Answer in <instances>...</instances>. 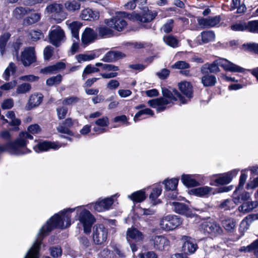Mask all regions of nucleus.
I'll return each instance as SVG.
<instances>
[{
    "instance_id": "1",
    "label": "nucleus",
    "mask_w": 258,
    "mask_h": 258,
    "mask_svg": "<svg viewBox=\"0 0 258 258\" xmlns=\"http://www.w3.org/2000/svg\"><path fill=\"white\" fill-rule=\"evenodd\" d=\"M75 209H68L55 214L45 225L40 229L37 238L32 247L29 249L24 258H38L39 250L43 237L47 236L54 228H66L71 225L70 213Z\"/></svg>"
},
{
    "instance_id": "2",
    "label": "nucleus",
    "mask_w": 258,
    "mask_h": 258,
    "mask_svg": "<svg viewBox=\"0 0 258 258\" xmlns=\"http://www.w3.org/2000/svg\"><path fill=\"white\" fill-rule=\"evenodd\" d=\"M162 93L163 97L150 100L148 102L151 107L156 108L158 112L164 110L167 105L173 104L174 102L178 99L182 104L187 103L186 100L184 99L176 90H170L163 88H162Z\"/></svg>"
},
{
    "instance_id": "3",
    "label": "nucleus",
    "mask_w": 258,
    "mask_h": 258,
    "mask_svg": "<svg viewBox=\"0 0 258 258\" xmlns=\"http://www.w3.org/2000/svg\"><path fill=\"white\" fill-rule=\"evenodd\" d=\"M33 140V137L27 133H20L19 137L14 142H8L5 145H0V152L8 151L11 154L20 155L26 153L24 150L27 140Z\"/></svg>"
},
{
    "instance_id": "4",
    "label": "nucleus",
    "mask_w": 258,
    "mask_h": 258,
    "mask_svg": "<svg viewBox=\"0 0 258 258\" xmlns=\"http://www.w3.org/2000/svg\"><path fill=\"white\" fill-rule=\"evenodd\" d=\"M49 42L55 47L59 46L66 39L64 30L59 26H53L49 32Z\"/></svg>"
},
{
    "instance_id": "5",
    "label": "nucleus",
    "mask_w": 258,
    "mask_h": 258,
    "mask_svg": "<svg viewBox=\"0 0 258 258\" xmlns=\"http://www.w3.org/2000/svg\"><path fill=\"white\" fill-rule=\"evenodd\" d=\"M199 228L200 231L214 237L220 235L223 232V230L220 225L213 220L203 222L200 224Z\"/></svg>"
},
{
    "instance_id": "6",
    "label": "nucleus",
    "mask_w": 258,
    "mask_h": 258,
    "mask_svg": "<svg viewBox=\"0 0 258 258\" xmlns=\"http://www.w3.org/2000/svg\"><path fill=\"white\" fill-rule=\"evenodd\" d=\"M46 12L51 15L56 23H60L67 18V14L64 11L62 5L53 3L47 6Z\"/></svg>"
},
{
    "instance_id": "7",
    "label": "nucleus",
    "mask_w": 258,
    "mask_h": 258,
    "mask_svg": "<svg viewBox=\"0 0 258 258\" xmlns=\"http://www.w3.org/2000/svg\"><path fill=\"white\" fill-rule=\"evenodd\" d=\"M125 13L118 12L110 19L105 20L106 25L118 31H122L126 26L127 23L124 19Z\"/></svg>"
},
{
    "instance_id": "8",
    "label": "nucleus",
    "mask_w": 258,
    "mask_h": 258,
    "mask_svg": "<svg viewBox=\"0 0 258 258\" xmlns=\"http://www.w3.org/2000/svg\"><path fill=\"white\" fill-rule=\"evenodd\" d=\"M181 240L183 242L182 247L183 253L175 254V256H179L180 258H184L183 254L185 255H188L195 252L198 248L197 244L195 240L190 237L187 236H182Z\"/></svg>"
},
{
    "instance_id": "9",
    "label": "nucleus",
    "mask_w": 258,
    "mask_h": 258,
    "mask_svg": "<svg viewBox=\"0 0 258 258\" xmlns=\"http://www.w3.org/2000/svg\"><path fill=\"white\" fill-rule=\"evenodd\" d=\"M182 223L181 219L175 215H167L160 222L161 228L166 231L172 230Z\"/></svg>"
},
{
    "instance_id": "10",
    "label": "nucleus",
    "mask_w": 258,
    "mask_h": 258,
    "mask_svg": "<svg viewBox=\"0 0 258 258\" xmlns=\"http://www.w3.org/2000/svg\"><path fill=\"white\" fill-rule=\"evenodd\" d=\"M78 219L83 226L84 232L87 234L90 233L92 226L95 222V219L91 213L85 209L82 210L79 215Z\"/></svg>"
},
{
    "instance_id": "11",
    "label": "nucleus",
    "mask_w": 258,
    "mask_h": 258,
    "mask_svg": "<svg viewBox=\"0 0 258 258\" xmlns=\"http://www.w3.org/2000/svg\"><path fill=\"white\" fill-rule=\"evenodd\" d=\"M107 229L102 224L95 225L93 229V239L96 244H101L107 239Z\"/></svg>"
},
{
    "instance_id": "12",
    "label": "nucleus",
    "mask_w": 258,
    "mask_h": 258,
    "mask_svg": "<svg viewBox=\"0 0 258 258\" xmlns=\"http://www.w3.org/2000/svg\"><path fill=\"white\" fill-rule=\"evenodd\" d=\"M149 242L155 249L159 250L164 249L165 247L169 244V240L162 235H153L151 236Z\"/></svg>"
},
{
    "instance_id": "13",
    "label": "nucleus",
    "mask_w": 258,
    "mask_h": 258,
    "mask_svg": "<svg viewBox=\"0 0 258 258\" xmlns=\"http://www.w3.org/2000/svg\"><path fill=\"white\" fill-rule=\"evenodd\" d=\"M21 59L24 66H29L36 61L34 48H26L22 52Z\"/></svg>"
},
{
    "instance_id": "14",
    "label": "nucleus",
    "mask_w": 258,
    "mask_h": 258,
    "mask_svg": "<svg viewBox=\"0 0 258 258\" xmlns=\"http://www.w3.org/2000/svg\"><path fill=\"white\" fill-rule=\"evenodd\" d=\"M157 15L156 11H152L148 8L144 7L141 14H136V18L141 22L148 23L154 19Z\"/></svg>"
},
{
    "instance_id": "15",
    "label": "nucleus",
    "mask_w": 258,
    "mask_h": 258,
    "mask_svg": "<svg viewBox=\"0 0 258 258\" xmlns=\"http://www.w3.org/2000/svg\"><path fill=\"white\" fill-rule=\"evenodd\" d=\"M218 61L219 66L225 71L232 72H242L244 70L242 68L234 64L226 59L219 57Z\"/></svg>"
},
{
    "instance_id": "16",
    "label": "nucleus",
    "mask_w": 258,
    "mask_h": 258,
    "mask_svg": "<svg viewBox=\"0 0 258 258\" xmlns=\"http://www.w3.org/2000/svg\"><path fill=\"white\" fill-rule=\"evenodd\" d=\"M43 96L41 93H34L32 94L25 106L26 110H30L33 108L39 106L42 101Z\"/></svg>"
},
{
    "instance_id": "17",
    "label": "nucleus",
    "mask_w": 258,
    "mask_h": 258,
    "mask_svg": "<svg viewBox=\"0 0 258 258\" xmlns=\"http://www.w3.org/2000/svg\"><path fill=\"white\" fill-rule=\"evenodd\" d=\"M96 32L90 28H86L82 35V42L84 44L88 45L96 39Z\"/></svg>"
},
{
    "instance_id": "18",
    "label": "nucleus",
    "mask_w": 258,
    "mask_h": 258,
    "mask_svg": "<svg viewBox=\"0 0 258 258\" xmlns=\"http://www.w3.org/2000/svg\"><path fill=\"white\" fill-rule=\"evenodd\" d=\"M126 235L128 242L130 241L131 239L136 242H142L144 239V235L143 233L135 228H128Z\"/></svg>"
},
{
    "instance_id": "19",
    "label": "nucleus",
    "mask_w": 258,
    "mask_h": 258,
    "mask_svg": "<svg viewBox=\"0 0 258 258\" xmlns=\"http://www.w3.org/2000/svg\"><path fill=\"white\" fill-rule=\"evenodd\" d=\"M169 205L171 206V208L175 213L187 215L189 213V208L184 203L178 202H169Z\"/></svg>"
},
{
    "instance_id": "20",
    "label": "nucleus",
    "mask_w": 258,
    "mask_h": 258,
    "mask_svg": "<svg viewBox=\"0 0 258 258\" xmlns=\"http://www.w3.org/2000/svg\"><path fill=\"white\" fill-rule=\"evenodd\" d=\"M219 64L218 59L214 60L212 63H207L204 64L201 68V72L202 74H208V71L211 73H218L220 72Z\"/></svg>"
},
{
    "instance_id": "21",
    "label": "nucleus",
    "mask_w": 258,
    "mask_h": 258,
    "mask_svg": "<svg viewBox=\"0 0 258 258\" xmlns=\"http://www.w3.org/2000/svg\"><path fill=\"white\" fill-rule=\"evenodd\" d=\"M60 147V146L55 142H43L39 143L37 145L34 147V149L36 152H40L47 151L51 148L53 149H57Z\"/></svg>"
},
{
    "instance_id": "22",
    "label": "nucleus",
    "mask_w": 258,
    "mask_h": 258,
    "mask_svg": "<svg viewBox=\"0 0 258 258\" xmlns=\"http://www.w3.org/2000/svg\"><path fill=\"white\" fill-rule=\"evenodd\" d=\"M241 189L236 188L233 194V199L235 204H238L244 202L249 199L250 195L248 192H240Z\"/></svg>"
},
{
    "instance_id": "23",
    "label": "nucleus",
    "mask_w": 258,
    "mask_h": 258,
    "mask_svg": "<svg viewBox=\"0 0 258 258\" xmlns=\"http://www.w3.org/2000/svg\"><path fill=\"white\" fill-rule=\"evenodd\" d=\"M113 202V200L111 198H106L97 202L94 205V209L99 212L108 210Z\"/></svg>"
},
{
    "instance_id": "24",
    "label": "nucleus",
    "mask_w": 258,
    "mask_h": 258,
    "mask_svg": "<svg viewBox=\"0 0 258 258\" xmlns=\"http://www.w3.org/2000/svg\"><path fill=\"white\" fill-rule=\"evenodd\" d=\"M124 56V55L120 52L117 51H109L104 55L101 60L104 62H110L114 61L118 59L122 58Z\"/></svg>"
},
{
    "instance_id": "25",
    "label": "nucleus",
    "mask_w": 258,
    "mask_h": 258,
    "mask_svg": "<svg viewBox=\"0 0 258 258\" xmlns=\"http://www.w3.org/2000/svg\"><path fill=\"white\" fill-rule=\"evenodd\" d=\"M220 21L219 16L209 17L207 18H202L199 20L200 25L204 27H213L217 25Z\"/></svg>"
},
{
    "instance_id": "26",
    "label": "nucleus",
    "mask_w": 258,
    "mask_h": 258,
    "mask_svg": "<svg viewBox=\"0 0 258 258\" xmlns=\"http://www.w3.org/2000/svg\"><path fill=\"white\" fill-rule=\"evenodd\" d=\"M237 170H233L218 178L215 181L218 184H228L232 180L233 177L237 175Z\"/></svg>"
},
{
    "instance_id": "27",
    "label": "nucleus",
    "mask_w": 258,
    "mask_h": 258,
    "mask_svg": "<svg viewBox=\"0 0 258 258\" xmlns=\"http://www.w3.org/2000/svg\"><path fill=\"white\" fill-rule=\"evenodd\" d=\"M74 124V120L71 118H68L63 122L62 124L59 125L57 127L58 132L68 135H71L72 133L70 128L72 127Z\"/></svg>"
},
{
    "instance_id": "28",
    "label": "nucleus",
    "mask_w": 258,
    "mask_h": 258,
    "mask_svg": "<svg viewBox=\"0 0 258 258\" xmlns=\"http://www.w3.org/2000/svg\"><path fill=\"white\" fill-rule=\"evenodd\" d=\"M172 68L180 70V74L185 76H189L190 64L185 61H178L176 62L173 66Z\"/></svg>"
},
{
    "instance_id": "29",
    "label": "nucleus",
    "mask_w": 258,
    "mask_h": 258,
    "mask_svg": "<svg viewBox=\"0 0 258 258\" xmlns=\"http://www.w3.org/2000/svg\"><path fill=\"white\" fill-rule=\"evenodd\" d=\"M178 87L180 91L187 98L192 97V86L189 82H183L179 83Z\"/></svg>"
},
{
    "instance_id": "30",
    "label": "nucleus",
    "mask_w": 258,
    "mask_h": 258,
    "mask_svg": "<svg viewBox=\"0 0 258 258\" xmlns=\"http://www.w3.org/2000/svg\"><path fill=\"white\" fill-rule=\"evenodd\" d=\"M258 206V203L256 201L244 202L239 207L238 210L243 213H248L251 211L253 209Z\"/></svg>"
},
{
    "instance_id": "31",
    "label": "nucleus",
    "mask_w": 258,
    "mask_h": 258,
    "mask_svg": "<svg viewBox=\"0 0 258 258\" xmlns=\"http://www.w3.org/2000/svg\"><path fill=\"white\" fill-rule=\"evenodd\" d=\"M181 181L183 184L186 186H196L200 184L191 175H183L181 177Z\"/></svg>"
},
{
    "instance_id": "32",
    "label": "nucleus",
    "mask_w": 258,
    "mask_h": 258,
    "mask_svg": "<svg viewBox=\"0 0 258 258\" xmlns=\"http://www.w3.org/2000/svg\"><path fill=\"white\" fill-rule=\"evenodd\" d=\"M128 198L134 202H142L146 199L145 192L143 190H139L128 195Z\"/></svg>"
},
{
    "instance_id": "33",
    "label": "nucleus",
    "mask_w": 258,
    "mask_h": 258,
    "mask_svg": "<svg viewBox=\"0 0 258 258\" xmlns=\"http://www.w3.org/2000/svg\"><path fill=\"white\" fill-rule=\"evenodd\" d=\"M201 81L203 85L206 87L213 86L217 82L215 76L210 74H206L202 78Z\"/></svg>"
},
{
    "instance_id": "34",
    "label": "nucleus",
    "mask_w": 258,
    "mask_h": 258,
    "mask_svg": "<svg viewBox=\"0 0 258 258\" xmlns=\"http://www.w3.org/2000/svg\"><path fill=\"white\" fill-rule=\"evenodd\" d=\"M82 26V24L78 22L74 21L70 23L69 28L70 29L73 37L77 40L79 39V32Z\"/></svg>"
},
{
    "instance_id": "35",
    "label": "nucleus",
    "mask_w": 258,
    "mask_h": 258,
    "mask_svg": "<svg viewBox=\"0 0 258 258\" xmlns=\"http://www.w3.org/2000/svg\"><path fill=\"white\" fill-rule=\"evenodd\" d=\"M64 7L68 11L74 12L76 11H79L81 6L78 2L76 0H73L66 2Z\"/></svg>"
},
{
    "instance_id": "36",
    "label": "nucleus",
    "mask_w": 258,
    "mask_h": 258,
    "mask_svg": "<svg viewBox=\"0 0 258 258\" xmlns=\"http://www.w3.org/2000/svg\"><path fill=\"white\" fill-rule=\"evenodd\" d=\"M242 48L245 51L258 54V43L254 42L244 43L242 45Z\"/></svg>"
},
{
    "instance_id": "37",
    "label": "nucleus",
    "mask_w": 258,
    "mask_h": 258,
    "mask_svg": "<svg viewBox=\"0 0 258 258\" xmlns=\"http://www.w3.org/2000/svg\"><path fill=\"white\" fill-rule=\"evenodd\" d=\"M240 250L244 252L253 251L255 255L258 256V239L247 246L241 247Z\"/></svg>"
},
{
    "instance_id": "38",
    "label": "nucleus",
    "mask_w": 258,
    "mask_h": 258,
    "mask_svg": "<svg viewBox=\"0 0 258 258\" xmlns=\"http://www.w3.org/2000/svg\"><path fill=\"white\" fill-rule=\"evenodd\" d=\"M203 43H207L215 39V35L212 31H203L201 33Z\"/></svg>"
},
{
    "instance_id": "39",
    "label": "nucleus",
    "mask_w": 258,
    "mask_h": 258,
    "mask_svg": "<svg viewBox=\"0 0 258 258\" xmlns=\"http://www.w3.org/2000/svg\"><path fill=\"white\" fill-rule=\"evenodd\" d=\"M108 27L107 26H101L97 28V31L100 37H109L113 35V31L112 30V28Z\"/></svg>"
},
{
    "instance_id": "40",
    "label": "nucleus",
    "mask_w": 258,
    "mask_h": 258,
    "mask_svg": "<svg viewBox=\"0 0 258 258\" xmlns=\"http://www.w3.org/2000/svg\"><path fill=\"white\" fill-rule=\"evenodd\" d=\"M164 42L168 46L175 48L178 46V40L173 35H168L163 37Z\"/></svg>"
},
{
    "instance_id": "41",
    "label": "nucleus",
    "mask_w": 258,
    "mask_h": 258,
    "mask_svg": "<svg viewBox=\"0 0 258 258\" xmlns=\"http://www.w3.org/2000/svg\"><path fill=\"white\" fill-rule=\"evenodd\" d=\"M41 18V15L39 13L31 14L30 16L26 17L23 21L24 24L29 25L38 22Z\"/></svg>"
},
{
    "instance_id": "42",
    "label": "nucleus",
    "mask_w": 258,
    "mask_h": 258,
    "mask_svg": "<svg viewBox=\"0 0 258 258\" xmlns=\"http://www.w3.org/2000/svg\"><path fill=\"white\" fill-rule=\"evenodd\" d=\"M99 54L97 51L93 52L90 54H79L78 57V61H89L98 57Z\"/></svg>"
},
{
    "instance_id": "43",
    "label": "nucleus",
    "mask_w": 258,
    "mask_h": 258,
    "mask_svg": "<svg viewBox=\"0 0 258 258\" xmlns=\"http://www.w3.org/2000/svg\"><path fill=\"white\" fill-rule=\"evenodd\" d=\"M28 12V9L22 7H17L13 11V16L17 19L22 18Z\"/></svg>"
},
{
    "instance_id": "44",
    "label": "nucleus",
    "mask_w": 258,
    "mask_h": 258,
    "mask_svg": "<svg viewBox=\"0 0 258 258\" xmlns=\"http://www.w3.org/2000/svg\"><path fill=\"white\" fill-rule=\"evenodd\" d=\"M178 179L177 178H172L170 180H164V183L167 190H174L177 186Z\"/></svg>"
},
{
    "instance_id": "45",
    "label": "nucleus",
    "mask_w": 258,
    "mask_h": 258,
    "mask_svg": "<svg viewBox=\"0 0 258 258\" xmlns=\"http://www.w3.org/2000/svg\"><path fill=\"white\" fill-rule=\"evenodd\" d=\"M222 225L226 230L232 232L235 226V222L233 219H227L222 221Z\"/></svg>"
},
{
    "instance_id": "46",
    "label": "nucleus",
    "mask_w": 258,
    "mask_h": 258,
    "mask_svg": "<svg viewBox=\"0 0 258 258\" xmlns=\"http://www.w3.org/2000/svg\"><path fill=\"white\" fill-rule=\"evenodd\" d=\"M99 69L94 66L89 64L87 65L84 69L83 74H82V79L83 80H85L87 78V75L92 74L95 73L99 72Z\"/></svg>"
},
{
    "instance_id": "47",
    "label": "nucleus",
    "mask_w": 258,
    "mask_h": 258,
    "mask_svg": "<svg viewBox=\"0 0 258 258\" xmlns=\"http://www.w3.org/2000/svg\"><path fill=\"white\" fill-rule=\"evenodd\" d=\"M15 72L16 67L15 64L13 62L10 63L3 74L4 79L6 81L9 80L11 75L14 74Z\"/></svg>"
},
{
    "instance_id": "48",
    "label": "nucleus",
    "mask_w": 258,
    "mask_h": 258,
    "mask_svg": "<svg viewBox=\"0 0 258 258\" xmlns=\"http://www.w3.org/2000/svg\"><path fill=\"white\" fill-rule=\"evenodd\" d=\"M11 36L9 33H5L0 37V51L3 53L5 49L7 41Z\"/></svg>"
},
{
    "instance_id": "49",
    "label": "nucleus",
    "mask_w": 258,
    "mask_h": 258,
    "mask_svg": "<svg viewBox=\"0 0 258 258\" xmlns=\"http://www.w3.org/2000/svg\"><path fill=\"white\" fill-rule=\"evenodd\" d=\"M211 191L212 188L210 187H201L195 189V194L197 196L202 197L209 194Z\"/></svg>"
},
{
    "instance_id": "50",
    "label": "nucleus",
    "mask_w": 258,
    "mask_h": 258,
    "mask_svg": "<svg viewBox=\"0 0 258 258\" xmlns=\"http://www.w3.org/2000/svg\"><path fill=\"white\" fill-rule=\"evenodd\" d=\"M31 89V85L30 84L24 83L17 87L16 93L18 94H25L29 92Z\"/></svg>"
},
{
    "instance_id": "51",
    "label": "nucleus",
    "mask_w": 258,
    "mask_h": 258,
    "mask_svg": "<svg viewBox=\"0 0 258 258\" xmlns=\"http://www.w3.org/2000/svg\"><path fill=\"white\" fill-rule=\"evenodd\" d=\"M231 28L232 30L236 31H247V23L244 22L237 23L232 25Z\"/></svg>"
},
{
    "instance_id": "52",
    "label": "nucleus",
    "mask_w": 258,
    "mask_h": 258,
    "mask_svg": "<svg viewBox=\"0 0 258 258\" xmlns=\"http://www.w3.org/2000/svg\"><path fill=\"white\" fill-rule=\"evenodd\" d=\"M162 187L160 185H157L153 188L152 191L150 195V199L155 201L161 194Z\"/></svg>"
},
{
    "instance_id": "53",
    "label": "nucleus",
    "mask_w": 258,
    "mask_h": 258,
    "mask_svg": "<svg viewBox=\"0 0 258 258\" xmlns=\"http://www.w3.org/2000/svg\"><path fill=\"white\" fill-rule=\"evenodd\" d=\"M28 35L32 41H37L43 37V34L40 30H31Z\"/></svg>"
},
{
    "instance_id": "54",
    "label": "nucleus",
    "mask_w": 258,
    "mask_h": 258,
    "mask_svg": "<svg viewBox=\"0 0 258 258\" xmlns=\"http://www.w3.org/2000/svg\"><path fill=\"white\" fill-rule=\"evenodd\" d=\"M144 114L150 115L151 116H153L154 115L153 111L150 109V108H145L143 109H141L135 115L134 120L135 122L138 121L139 120V118L141 116V115Z\"/></svg>"
},
{
    "instance_id": "55",
    "label": "nucleus",
    "mask_w": 258,
    "mask_h": 258,
    "mask_svg": "<svg viewBox=\"0 0 258 258\" xmlns=\"http://www.w3.org/2000/svg\"><path fill=\"white\" fill-rule=\"evenodd\" d=\"M174 20L173 19H169L161 27V30L164 33H169L172 31L173 27Z\"/></svg>"
},
{
    "instance_id": "56",
    "label": "nucleus",
    "mask_w": 258,
    "mask_h": 258,
    "mask_svg": "<svg viewBox=\"0 0 258 258\" xmlns=\"http://www.w3.org/2000/svg\"><path fill=\"white\" fill-rule=\"evenodd\" d=\"M247 31L252 33H258V20L248 22Z\"/></svg>"
},
{
    "instance_id": "57",
    "label": "nucleus",
    "mask_w": 258,
    "mask_h": 258,
    "mask_svg": "<svg viewBox=\"0 0 258 258\" xmlns=\"http://www.w3.org/2000/svg\"><path fill=\"white\" fill-rule=\"evenodd\" d=\"M94 13L92 10L86 9L82 11L81 17L84 20H91L93 17Z\"/></svg>"
},
{
    "instance_id": "58",
    "label": "nucleus",
    "mask_w": 258,
    "mask_h": 258,
    "mask_svg": "<svg viewBox=\"0 0 258 258\" xmlns=\"http://www.w3.org/2000/svg\"><path fill=\"white\" fill-rule=\"evenodd\" d=\"M28 132H26L30 135V134L33 135L39 134L41 131L40 126L36 123L30 125L27 128ZM31 136H32L31 135Z\"/></svg>"
},
{
    "instance_id": "59",
    "label": "nucleus",
    "mask_w": 258,
    "mask_h": 258,
    "mask_svg": "<svg viewBox=\"0 0 258 258\" xmlns=\"http://www.w3.org/2000/svg\"><path fill=\"white\" fill-rule=\"evenodd\" d=\"M62 76L60 75H57L56 76L52 77L46 80V84L48 86H52L55 84H59L61 81Z\"/></svg>"
},
{
    "instance_id": "60",
    "label": "nucleus",
    "mask_w": 258,
    "mask_h": 258,
    "mask_svg": "<svg viewBox=\"0 0 258 258\" xmlns=\"http://www.w3.org/2000/svg\"><path fill=\"white\" fill-rule=\"evenodd\" d=\"M235 203H234V200L227 199L223 201L220 204V208L225 210H228L230 209L231 208H233L235 206Z\"/></svg>"
},
{
    "instance_id": "61",
    "label": "nucleus",
    "mask_w": 258,
    "mask_h": 258,
    "mask_svg": "<svg viewBox=\"0 0 258 258\" xmlns=\"http://www.w3.org/2000/svg\"><path fill=\"white\" fill-rule=\"evenodd\" d=\"M68 111V108L65 105L58 107L56 108L57 115L59 119L65 118Z\"/></svg>"
},
{
    "instance_id": "62",
    "label": "nucleus",
    "mask_w": 258,
    "mask_h": 258,
    "mask_svg": "<svg viewBox=\"0 0 258 258\" xmlns=\"http://www.w3.org/2000/svg\"><path fill=\"white\" fill-rule=\"evenodd\" d=\"M79 98L76 96H71L65 98L62 101L63 105H72L77 103Z\"/></svg>"
},
{
    "instance_id": "63",
    "label": "nucleus",
    "mask_w": 258,
    "mask_h": 258,
    "mask_svg": "<svg viewBox=\"0 0 258 258\" xmlns=\"http://www.w3.org/2000/svg\"><path fill=\"white\" fill-rule=\"evenodd\" d=\"M51 255L53 257L60 256L62 253L61 249L57 246L52 247L49 249Z\"/></svg>"
},
{
    "instance_id": "64",
    "label": "nucleus",
    "mask_w": 258,
    "mask_h": 258,
    "mask_svg": "<svg viewBox=\"0 0 258 258\" xmlns=\"http://www.w3.org/2000/svg\"><path fill=\"white\" fill-rule=\"evenodd\" d=\"M53 52V48L50 46H47L44 49L43 54L44 59L48 60L52 55Z\"/></svg>"
}]
</instances>
